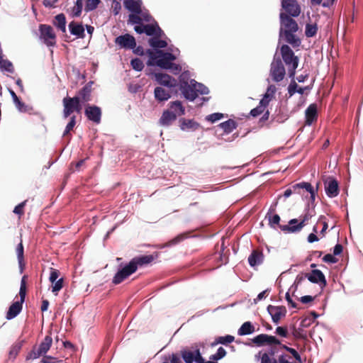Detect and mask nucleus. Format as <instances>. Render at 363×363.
<instances>
[{
  "mask_svg": "<svg viewBox=\"0 0 363 363\" xmlns=\"http://www.w3.org/2000/svg\"><path fill=\"white\" fill-rule=\"evenodd\" d=\"M171 89L157 86L154 91L155 98L158 101H167L171 97Z\"/></svg>",
  "mask_w": 363,
  "mask_h": 363,
  "instance_id": "nucleus-21",
  "label": "nucleus"
},
{
  "mask_svg": "<svg viewBox=\"0 0 363 363\" xmlns=\"http://www.w3.org/2000/svg\"><path fill=\"white\" fill-rule=\"evenodd\" d=\"M23 252H24V251H18V254H17V258H18L21 272H23V271L25 268V265H26V263L24 262Z\"/></svg>",
  "mask_w": 363,
  "mask_h": 363,
  "instance_id": "nucleus-55",
  "label": "nucleus"
},
{
  "mask_svg": "<svg viewBox=\"0 0 363 363\" xmlns=\"http://www.w3.org/2000/svg\"><path fill=\"white\" fill-rule=\"evenodd\" d=\"M11 94L12 96L13 102H14L16 106L17 107V108L20 111H26L25 104L20 100V99L17 96V95L16 94V93L13 91H11Z\"/></svg>",
  "mask_w": 363,
  "mask_h": 363,
  "instance_id": "nucleus-41",
  "label": "nucleus"
},
{
  "mask_svg": "<svg viewBox=\"0 0 363 363\" xmlns=\"http://www.w3.org/2000/svg\"><path fill=\"white\" fill-rule=\"evenodd\" d=\"M312 215L310 214L308 211L304 213V215L300 217L299 225L294 228L295 230H301L304 226H306L309 220L312 218Z\"/></svg>",
  "mask_w": 363,
  "mask_h": 363,
  "instance_id": "nucleus-37",
  "label": "nucleus"
},
{
  "mask_svg": "<svg viewBox=\"0 0 363 363\" xmlns=\"http://www.w3.org/2000/svg\"><path fill=\"white\" fill-rule=\"evenodd\" d=\"M130 65L133 69L138 72L142 71L144 68V64L143 61L139 58L132 59L130 61Z\"/></svg>",
  "mask_w": 363,
  "mask_h": 363,
  "instance_id": "nucleus-44",
  "label": "nucleus"
},
{
  "mask_svg": "<svg viewBox=\"0 0 363 363\" xmlns=\"http://www.w3.org/2000/svg\"><path fill=\"white\" fill-rule=\"evenodd\" d=\"M280 222V216L278 214H275L274 216H269V223L271 227L275 228L276 225H277L279 228V225H281L279 224Z\"/></svg>",
  "mask_w": 363,
  "mask_h": 363,
  "instance_id": "nucleus-51",
  "label": "nucleus"
},
{
  "mask_svg": "<svg viewBox=\"0 0 363 363\" xmlns=\"http://www.w3.org/2000/svg\"><path fill=\"white\" fill-rule=\"evenodd\" d=\"M83 7V1L82 0H77L74 6L73 7V16H79L82 13Z\"/></svg>",
  "mask_w": 363,
  "mask_h": 363,
  "instance_id": "nucleus-48",
  "label": "nucleus"
},
{
  "mask_svg": "<svg viewBox=\"0 0 363 363\" xmlns=\"http://www.w3.org/2000/svg\"><path fill=\"white\" fill-rule=\"evenodd\" d=\"M264 255L262 251H252L248 257V262L251 267H255L262 263Z\"/></svg>",
  "mask_w": 363,
  "mask_h": 363,
  "instance_id": "nucleus-24",
  "label": "nucleus"
},
{
  "mask_svg": "<svg viewBox=\"0 0 363 363\" xmlns=\"http://www.w3.org/2000/svg\"><path fill=\"white\" fill-rule=\"evenodd\" d=\"M0 67L10 73H13L14 72L13 64L7 60H3L0 64Z\"/></svg>",
  "mask_w": 363,
  "mask_h": 363,
  "instance_id": "nucleus-49",
  "label": "nucleus"
},
{
  "mask_svg": "<svg viewBox=\"0 0 363 363\" xmlns=\"http://www.w3.org/2000/svg\"><path fill=\"white\" fill-rule=\"evenodd\" d=\"M100 3V0H86L85 5V11H91L96 9Z\"/></svg>",
  "mask_w": 363,
  "mask_h": 363,
  "instance_id": "nucleus-47",
  "label": "nucleus"
},
{
  "mask_svg": "<svg viewBox=\"0 0 363 363\" xmlns=\"http://www.w3.org/2000/svg\"><path fill=\"white\" fill-rule=\"evenodd\" d=\"M186 238H187V235L186 233L179 235L177 237H175L174 238H173L172 240H171L170 241L164 244L161 247H171L175 244H177V243L182 242Z\"/></svg>",
  "mask_w": 363,
  "mask_h": 363,
  "instance_id": "nucleus-40",
  "label": "nucleus"
},
{
  "mask_svg": "<svg viewBox=\"0 0 363 363\" xmlns=\"http://www.w3.org/2000/svg\"><path fill=\"white\" fill-rule=\"evenodd\" d=\"M146 53L149 59L147 62L148 66L157 65L162 69H168L170 63L176 60V57L171 52H164L161 50H147Z\"/></svg>",
  "mask_w": 363,
  "mask_h": 363,
  "instance_id": "nucleus-2",
  "label": "nucleus"
},
{
  "mask_svg": "<svg viewBox=\"0 0 363 363\" xmlns=\"http://www.w3.org/2000/svg\"><path fill=\"white\" fill-rule=\"evenodd\" d=\"M180 86L179 89L185 99L189 101H194L198 94L196 91L195 84L191 83L189 74L184 72L180 75Z\"/></svg>",
  "mask_w": 363,
  "mask_h": 363,
  "instance_id": "nucleus-4",
  "label": "nucleus"
},
{
  "mask_svg": "<svg viewBox=\"0 0 363 363\" xmlns=\"http://www.w3.org/2000/svg\"><path fill=\"white\" fill-rule=\"evenodd\" d=\"M318 31V27L317 26L312 25V24H307L306 26V35L308 38L313 37L316 35Z\"/></svg>",
  "mask_w": 363,
  "mask_h": 363,
  "instance_id": "nucleus-45",
  "label": "nucleus"
},
{
  "mask_svg": "<svg viewBox=\"0 0 363 363\" xmlns=\"http://www.w3.org/2000/svg\"><path fill=\"white\" fill-rule=\"evenodd\" d=\"M161 37L157 35L152 37L148 40L149 45L153 48H164L167 46V43L160 39Z\"/></svg>",
  "mask_w": 363,
  "mask_h": 363,
  "instance_id": "nucleus-33",
  "label": "nucleus"
},
{
  "mask_svg": "<svg viewBox=\"0 0 363 363\" xmlns=\"http://www.w3.org/2000/svg\"><path fill=\"white\" fill-rule=\"evenodd\" d=\"M181 356L186 363H193L194 359V350L184 349L181 350Z\"/></svg>",
  "mask_w": 363,
  "mask_h": 363,
  "instance_id": "nucleus-39",
  "label": "nucleus"
},
{
  "mask_svg": "<svg viewBox=\"0 0 363 363\" xmlns=\"http://www.w3.org/2000/svg\"><path fill=\"white\" fill-rule=\"evenodd\" d=\"M59 276H60L59 270L51 268L49 280L52 284L55 283V281L57 279Z\"/></svg>",
  "mask_w": 363,
  "mask_h": 363,
  "instance_id": "nucleus-61",
  "label": "nucleus"
},
{
  "mask_svg": "<svg viewBox=\"0 0 363 363\" xmlns=\"http://www.w3.org/2000/svg\"><path fill=\"white\" fill-rule=\"evenodd\" d=\"M91 82L87 83L79 91L77 96L79 99V101L82 102H88L91 100Z\"/></svg>",
  "mask_w": 363,
  "mask_h": 363,
  "instance_id": "nucleus-22",
  "label": "nucleus"
},
{
  "mask_svg": "<svg viewBox=\"0 0 363 363\" xmlns=\"http://www.w3.org/2000/svg\"><path fill=\"white\" fill-rule=\"evenodd\" d=\"M84 114L89 121L94 123L99 124L101 123L102 112L100 107L95 105L86 104Z\"/></svg>",
  "mask_w": 363,
  "mask_h": 363,
  "instance_id": "nucleus-13",
  "label": "nucleus"
},
{
  "mask_svg": "<svg viewBox=\"0 0 363 363\" xmlns=\"http://www.w3.org/2000/svg\"><path fill=\"white\" fill-rule=\"evenodd\" d=\"M52 343V338L50 335H46L38 347H34L28 356V359H37L45 354L50 350Z\"/></svg>",
  "mask_w": 363,
  "mask_h": 363,
  "instance_id": "nucleus-8",
  "label": "nucleus"
},
{
  "mask_svg": "<svg viewBox=\"0 0 363 363\" xmlns=\"http://www.w3.org/2000/svg\"><path fill=\"white\" fill-rule=\"evenodd\" d=\"M234 340H235L234 336L230 335H227L225 336H220L216 339L215 342H213L212 344V345L213 346L217 344H222V345H226L228 343L233 342Z\"/></svg>",
  "mask_w": 363,
  "mask_h": 363,
  "instance_id": "nucleus-38",
  "label": "nucleus"
},
{
  "mask_svg": "<svg viewBox=\"0 0 363 363\" xmlns=\"http://www.w3.org/2000/svg\"><path fill=\"white\" fill-rule=\"evenodd\" d=\"M292 335L296 339H306V336L302 333L301 330L296 329L295 326H293Z\"/></svg>",
  "mask_w": 363,
  "mask_h": 363,
  "instance_id": "nucleus-64",
  "label": "nucleus"
},
{
  "mask_svg": "<svg viewBox=\"0 0 363 363\" xmlns=\"http://www.w3.org/2000/svg\"><path fill=\"white\" fill-rule=\"evenodd\" d=\"M21 348V343H16L14 344L9 352V356L10 357L15 358L18 353L19 352Z\"/></svg>",
  "mask_w": 363,
  "mask_h": 363,
  "instance_id": "nucleus-56",
  "label": "nucleus"
},
{
  "mask_svg": "<svg viewBox=\"0 0 363 363\" xmlns=\"http://www.w3.org/2000/svg\"><path fill=\"white\" fill-rule=\"evenodd\" d=\"M237 123L233 119H228V121L223 122L219 124L225 133H230L237 128Z\"/></svg>",
  "mask_w": 363,
  "mask_h": 363,
  "instance_id": "nucleus-34",
  "label": "nucleus"
},
{
  "mask_svg": "<svg viewBox=\"0 0 363 363\" xmlns=\"http://www.w3.org/2000/svg\"><path fill=\"white\" fill-rule=\"evenodd\" d=\"M306 125H311L313 123L318 120V111L317 105L315 104H311L308 106L305 111Z\"/></svg>",
  "mask_w": 363,
  "mask_h": 363,
  "instance_id": "nucleus-19",
  "label": "nucleus"
},
{
  "mask_svg": "<svg viewBox=\"0 0 363 363\" xmlns=\"http://www.w3.org/2000/svg\"><path fill=\"white\" fill-rule=\"evenodd\" d=\"M280 52L283 61L288 67L289 77L294 79L298 65V57L294 55V51L288 45H283L280 48Z\"/></svg>",
  "mask_w": 363,
  "mask_h": 363,
  "instance_id": "nucleus-3",
  "label": "nucleus"
},
{
  "mask_svg": "<svg viewBox=\"0 0 363 363\" xmlns=\"http://www.w3.org/2000/svg\"><path fill=\"white\" fill-rule=\"evenodd\" d=\"M286 69L281 60L279 57L277 59L274 58L270 67V75L272 79L275 82H279L284 79Z\"/></svg>",
  "mask_w": 363,
  "mask_h": 363,
  "instance_id": "nucleus-7",
  "label": "nucleus"
},
{
  "mask_svg": "<svg viewBox=\"0 0 363 363\" xmlns=\"http://www.w3.org/2000/svg\"><path fill=\"white\" fill-rule=\"evenodd\" d=\"M228 251H216L214 254L216 257L220 259V264H226L228 262Z\"/></svg>",
  "mask_w": 363,
  "mask_h": 363,
  "instance_id": "nucleus-50",
  "label": "nucleus"
},
{
  "mask_svg": "<svg viewBox=\"0 0 363 363\" xmlns=\"http://www.w3.org/2000/svg\"><path fill=\"white\" fill-rule=\"evenodd\" d=\"M159 258L157 252L151 255L133 257L128 264L122 267L114 275L112 283L117 285L122 283L134 274L139 267H143L155 262Z\"/></svg>",
  "mask_w": 363,
  "mask_h": 363,
  "instance_id": "nucleus-1",
  "label": "nucleus"
},
{
  "mask_svg": "<svg viewBox=\"0 0 363 363\" xmlns=\"http://www.w3.org/2000/svg\"><path fill=\"white\" fill-rule=\"evenodd\" d=\"M285 40L287 43L290 44L293 48H297L301 45V39L295 34V33H283Z\"/></svg>",
  "mask_w": 363,
  "mask_h": 363,
  "instance_id": "nucleus-30",
  "label": "nucleus"
},
{
  "mask_svg": "<svg viewBox=\"0 0 363 363\" xmlns=\"http://www.w3.org/2000/svg\"><path fill=\"white\" fill-rule=\"evenodd\" d=\"M75 125H76V116H72L70 117L69 121L67 123V126L65 128V131L63 133V136H66L67 135H68L69 133V132L71 130H72V129L74 128Z\"/></svg>",
  "mask_w": 363,
  "mask_h": 363,
  "instance_id": "nucleus-46",
  "label": "nucleus"
},
{
  "mask_svg": "<svg viewBox=\"0 0 363 363\" xmlns=\"http://www.w3.org/2000/svg\"><path fill=\"white\" fill-rule=\"evenodd\" d=\"M255 331V326L251 322H245L238 330V334L240 336L247 335L253 333Z\"/></svg>",
  "mask_w": 363,
  "mask_h": 363,
  "instance_id": "nucleus-32",
  "label": "nucleus"
},
{
  "mask_svg": "<svg viewBox=\"0 0 363 363\" xmlns=\"http://www.w3.org/2000/svg\"><path fill=\"white\" fill-rule=\"evenodd\" d=\"M298 225H299V220L296 218H293L289 221L288 225H279V229L285 233H296L301 231L294 230Z\"/></svg>",
  "mask_w": 363,
  "mask_h": 363,
  "instance_id": "nucleus-28",
  "label": "nucleus"
},
{
  "mask_svg": "<svg viewBox=\"0 0 363 363\" xmlns=\"http://www.w3.org/2000/svg\"><path fill=\"white\" fill-rule=\"evenodd\" d=\"M343 251H333V254H327L323 257L325 262L329 264L337 263L339 261L337 256H340Z\"/></svg>",
  "mask_w": 363,
  "mask_h": 363,
  "instance_id": "nucleus-36",
  "label": "nucleus"
},
{
  "mask_svg": "<svg viewBox=\"0 0 363 363\" xmlns=\"http://www.w3.org/2000/svg\"><path fill=\"white\" fill-rule=\"evenodd\" d=\"M79 98L77 96L69 97L67 96L62 99L63 104V117L64 118H67L69 117L72 113H74V109L75 105L78 101Z\"/></svg>",
  "mask_w": 363,
  "mask_h": 363,
  "instance_id": "nucleus-17",
  "label": "nucleus"
},
{
  "mask_svg": "<svg viewBox=\"0 0 363 363\" xmlns=\"http://www.w3.org/2000/svg\"><path fill=\"white\" fill-rule=\"evenodd\" d=\"M167 111H172L177 118V116H183L185 113V108L179 101L170 102L169 109Z\"/></svg>",
  "mask_w": 363,
  "mask_h": 363,
  "instance_id": "nucleus-26",
  "label": "nucleus"
},
{
  "mask_svg": "<svg viewBox=\"0 0 363 363\" xmlns=\"http://www.w3.org/2000/svg\"><path fill=\"white\" fill-rule=\"evenodd\" d=\"M179 123H180V128L182 130H196L199 126V123L192 119L181 118L179 120Z\"/></svg>",
  "mask_w": 363,
  "mask_h": 363,
  "instance_id": "nucleus-31",
  "label": "nucleus"
},
{
  "mask_svg": "<svg viewBox=\"0 0 363 363\" xmlns=\"http://www.w3.org/2000/svg\"><path fill=\"white\" fill-rule=\"evenodd\" d=\"M26 277H23L21 279V286L19 290V296H20V301L19 302H21L23 303L25 301V298L26 295V283L25 281Z\"/></svg>",
  "mask_w": 363,
  "mask_h": 363,
  "instance_id": "nucleus-42",
  "label": "nucleus"
},
{
  "mask_svg": "<svg viewBox=\"0 0 363 363\" xmlns=\"http://www.w3.org/2000/svg\"><path fill=\"white\" fill-rule=\"evenodd\" d=\"M194 362L197 363H206L204 358L202 357L201 353L199 349H196L194 350Z\"/></svg>",
  "mask_w": 363,
  "mask_h": 363,
  "instance_id": "nucleus-57",
  "label": "nucleus"
},
{
  "mask_svg": "<svg viewBox=\"0 0 363 363\" xmlns=\"http://www.w3.org/2000/svg\"><path fill=\"white\" fill-rule=\"evenodd\" d=\"M275 333L282 337H287L289 335L287 328L282 326L277 327Z\"/></svg>",
  "mask_w": 363,
  "mask_h": 363,
  "instance_id": "nucleus-58",
  "label": "nucleus"
},
{
  "mask_svg": "<svg viewBox=\"0 0 363 363\" xmlns=\"http://www.w3.org/2000/svg\"><path fill=\"white\" fill-rule=\"evenodd\" d=\"M115 43L121 48L125 49H133L136 46L135 38L128 33L116 38Z\"/></svg>",
  "mask_w": 363,
  "mask_h": 363,
  "instance_id": "nucleus-14",
  "label": "nucleus"
},
{
  "mask_svg": "<svg viewBox=\"0 0 363 363\" xmlns=\"http://www.w3.org/2000/svg\"><path fill=\"white\" fill-rule=\"evenodd\" d=\"M54 23L62 33H66V18L63 13L58 14L55 17Z\"/></svg>",
  "mask_w": 363,
  "mask_h": 363,
  "instance_id": "nucleus-35",
  "label": "nucleus"
},
{
  "mask_svg": "<svg viewBox=\"0 0 363 363\" xmlns=\"http://www.w3.org/2000/svg\"><path fill=\"white\" fill-rule=\"evenodd\" d=\"M298 84L293 80L288 86V94L289 96H292L296 92H297Z\"/></svg>",
  "mask_w": 363,
  "mask_h": 363,
  "instance_id": "nucleus-62",
  "label": "nucleus"
},
{
  "mask_svg": "<svg viewBox=\"0 0 363 363\" xmlns=\"http://www.w3.org/2000/svg\"><path fill=\"white\" fill-rule=\"evenodd\" d=\"M155 77L160 85L166 86L169 89L177 86V80L167 74L155 73Z\"/></svg>",
  "mask_w": 363,
  "mask_h": 363,
  "instance_id": "nucleus-15",
  "label": "nucleus"
},
{
  "mask_svg": "<svg viewBox=\"0 0 363 363\" xmlns=\"http://www.w3.org/2000/svg\"><path fill=\"white\" fill-rule=\"evenodd\" d=\"M69 29L72 35L79 38H84V28L82 24L72 21L69 24Z\"/></svg>",
  "mask_w": 363,
  "mask_h": 363,
  "instance_id": "nucleus-27",
  "label": "nucleus"
},
{
  "mask_svg": "<svg viewBox=\"0 0 363 363\" xmlns=\"http://www.w3.org/2000/svg\"><path fill=\"white\" fill-rule=\"evenodd\" d=\"M26 201H23L22 203H19L18 205H17L14 209H13V213H16V214H18V216H22L23 215L24 213V206L26 205Z\"/></svg>",
  "mask_w": 363,
  "mask_h": 363,
  "instance_id": "nucleus-63",
  "label": "nucleus"
},
{
  "mask_svg": "<svg viewBox=\"0 0 363 363\" xmlns=\"http://www.w3.org/2000/svg\"><path fill=\"white\" fill-rule=\"evenodd\" d=\"M22 307H23V303H21V302H19L17 301L13 303L10 306V307L7 311L6 316V319L11 320V319H13L15 317H16L21 311Z\"/></svg>",
  "mask_w": 363,
  "mask_h": 363,
  "instance_id": "nucleus-23",
  "label": "nucleus"
},
{
  "mask_svg": "<svg viewBox=\"0 0 363 363\" xmlns=\"http://www.w3.org/2000/svg\"><path fill=\"white\" fill-rule=\"evenodd\" d=\"M267 311L271 315L273 322L276 324H278L281 319L284 318L286 314V308L285 306L269 305L267 307Z\"/></svg>",
  "mask_w": 363,
  "mask_h": 363,
  "instance_id": "nucleus-16",
  "label": "nucleus"
},
{
  "mask_svg": "<svg viewBox=\"0 0 363 363\" xmlns=\"http://www.w3.org/2000/svg\"><path fill=\"white\" fill-rule=\"evenodd\" d=\"M305 189L310 194V199L312 202L315 201L316 191L314 190L312 185L308 182H301L291 186V188L287 189L284 193V196L286 198L289 197L293 193L301 194V190Z\"/></svg>",
  "mask_w": 363,
  "mask_h": 363,
  "instance_id": "nucleus-6",
  "label": "nucleus"
},
{
  "mask_svg": "<svg viewBox=\"0 0 363 363\" xmlns=\"http://www.w3.org/2000/svg\"><path fill=\"white\" fill-rule=\"evenodd\" d=\"M276 91H277L276 86L274 85H270L268 86L267 91L264 96H266V98L272 99L274 96Z\"/></svg>",
  "mask_w": 363,
  "mask_h": 363,
  "instance_id": "nucleus-60",
  "label": "nucleus"
},
{
  "mask_svg": "<svg viewBox=\"0 0 363 363\" xmlns=\"http://www.w3.org/2000/svg\"><path fill=\"white\" fill-rule=\"evenodd\" d=\"M191 83H194L196 87V94L200 93L201 94H207L208 93V89L203 84L197 82L194 79H191Z\"/></svg>",
  "mask_w": 363,
  "mask_h": 363,
  "instance_id": "nucleus-43",
  "label": "nucleus"
},
{
  "mask_svg": "<svg viewBox=\"0 0 363 363\" xmlns=\"http://www.w3.org/2000/svg\"><path fill=\"white\" fill-rule=\"evenodd\" d=\"M252 342L257 347L273 345H281V341L275 336L267 334H260L252 339Z\"/></svg>",
  "mask_w": 363,
  "mask_h": 363,
  "instance_id": "nucleus-11",
  "label": "nucleus"
},
{
  "mask_svg": "<svg viewBox=\"0 0 363 363\" xmlns=\"http://www.w3.org/2000/svg\"><path fill=\"white\" fill-rule=\"evenodd\" d=\"M144 33L149 36L162 37L164 35L162 30L160 28L157 23L154 24H146L144 26Z\"/></svg>",
  "mask_w": 363,
  "mask_h": 363,
  "instance_id": "nucleus-20",
  "label": "nucleus"
},
{
  "mask_svg": "<svg viewBox=\"0 0 363 363\" xmlns=\"http://www.w3.org/2000/svg\"><path fill=\"white\" fill-rule=\"evenodd\" d=\"M325 190L328 196L333 198L339 194V186L337 181L333 178L328 177L324 182Z\"/></svg>",
  "mask_w": 363,
  "mask_h": 363,
  "instance_id": "nucleus-18",
  "label": "nucleus"
},
{
  "mask_svg": "<svg viewBox=\"0 0 363 363\" xmlns=\"http://www.w3.org/2000/svg\"><path fill=\"white\" fill-rule=\"evenodd\" d=\"M281 6L291 17H297L301 13V6L296 0H281Z\"/></svg>",
  "mask_w": 363,
  "mask_h": 363,
  "instance_id": "nucleus-12",
  "label": "nucleus"
},
{
  "mask_svg": "<svg viewBox=\"0 0 363 363\" xmlns=\"http://www.w3.org/2000/svg\"><path fill=\"white\" fill-rule=\"evenodd\" d=\"M63 282L64 279L62 278H60L58 280H56L54 284H52V291L53 293H57L59 291H60L63 287Z\"/></svg>",
  "mask_w": 363,
  "mask_h": 363,
  "instance_id": "nucleus-54",
  "label": "nucleus"
},
{
  "mask_svg": "<svg viewBox=\"0 0 363 363\" xmlns=\"http://www.w3.org/2000/svg\"><path fill=\"white\" fill-rule=\"evenodd\" d=\"M280 30L279 35L283 33H296L298 30V26L296 21L285 13H280Z\"/></svg>",
  "mask_w": 363,
  "mask_h": 363,
  "instance_id": "nucleus-5",
  "label": "nucleus"
},
{
  "mask_svg": "<svg viewBox=\"0 0 363 363\" xmlns=\"http://www.w3.org/2000/svg\"><path fill=\"white\" fill-rule=\"evenodd\" d=\"M224 118V114L220 113H214L206 116V119L211 123H215Z\"/></svg>",
  "mask_w": 363,
  "mask_h": 363,
  "instance_id": "nucleus-52",
  "label": "nucleus"
},
{
  "mask_svg": "<svg viewBox=\"0 0 363 363\" xmlns=\"http://www.w3.org/2000/svg\"><path fill=\"white\" fill-rule=\"evenodd\" d=\"M305 278L308 279L312 283L319 284L322 287L325 286L327 281L323 273L319 269H313L310 273H306L304 277H297L298 281H301Z\"/></svg>",
  "mask_w": 363,
  "mask_h": 363,
  "instance_id": "nucleus-10",
  "label": "nucleus"
},
{
  "mask_svg": "<svg viewBox=\"0 0 363 363\" xmlns=\"http://www.w3.org/2000/svg\"><path fill=\"white\" fill-rule=\"evenodd\" d=\"M124 6L128 10L135 13L140 14L141 13V4L139 1L125 0Z\"/></svg>",
  "mask_w": 363,
  "mask_h": 363,
  "instance_id": "nucleus-29",
  "label": "nucleus"
},
{
  "mask_svg": "<svg viewBox=\"0 0 363 363\" xmlns=\"http://www.w3.org/2000/svg\"><path fill=\"white\" fill-rule=\"evenodd\" d=\"M128 22L131 24H141L142 17L140 16V14L131 13L129 15Z\"/></svg>",
  "mask_w": 363,
  "mask_h": 363,
  "instance_id": "nucleus-53",
  "label": "nucleus"
},
{
  "mask_svg": "<svg viewBox=\"0 0 363 363\" xmlns=\"http://www.w3.org/2000/svg\"><path fill=\"white\" fill-rule=\"evenodd\" d=\"M177 117L172 111H168L166 110L162 113V115L160 118V123L164 126H169L175 121Z\"/></svg>",
  "mask_w": 363,
  "mask_h": 363,
  "instance_id": "nucleus-25",
  "label": "nucleus"
},
{
  "mask_svg": "<svg viewBox=\"0 0 363 363\" xmlns=\"http://www.w3.org/2000/svg\"><path fill=\"white\" fill-rule=\"evenodd\" d=\"M40 38L48 46H54L56 44V35L52 27L45 24L40 26Z\"/></svg>",
  "mask_w": 363,
  "mask_h": 363,
  "instance_id": "nucleus-9",
  "label": "nucleus"
},
{
  "mask_svg": "<svg viewBox=\"0 0 363 363\" xmlns=\"http://www.w3.org/2000/svg\"><path fill=\"white\" fill-rule=\"evenodd\" d=\"M261 363H277V360L274 358L269 357L267 352H264L261 356Z\"/></svg>",
  "mask_w": 363,
  "mask_h": 363,
  "instance_id": "nucleus-59",
  "label": "nucleus"
}]
</instances>
